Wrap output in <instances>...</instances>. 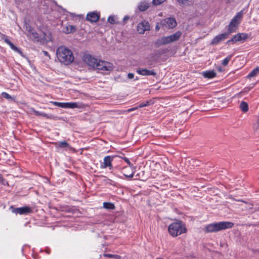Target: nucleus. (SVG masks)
Wrapping results in <instances>:
<instances>
[{
    "instance_id": "9d476101",
    "label": "nucleus",
    "mask_w": 259,
    "mask_h": 259,
    "mask_svg": "<svg viewBox=\"0 0 259 259\" xmlns=\"http://www.w3.org/2000/svg\"><path fill=\"white\" fill-rule=\"evenodd\" d=\"M25 28L28 36L33 38H38V34L28 24L25 23Z\"/></svg>"
},
{
    "instance_id": "f3484780",
    "label": "nucleus",
    "mask_w": 259,
    "mask_h": 259,
    "mask_svg": "<svg viewBox=\"0 0 259 259\" xmlns=\"http://www.w3.org/2000/svg\"><path fill=\"white\" fill-rule=\"evenodd\" d=\"M150 6V3L146 1H144L139 4L138 8L140 11H145L148 9Z\"/></svg>"
},
{
    "instance_id": "2eb2a0df",
    "label": "nucleus",
    "mask_w": 259,
    "mask_h": 259,
    "mask_svg": "<svg viewBox=\"0 0 259 259\" xmlns=\"http://www.w3.org/2000/svg\"><path fill=\"white\" fill-rule=\"evenodd\" d=\"M138 74L142 75H156V73L153 70H148L147 69H141L137 70Z\"/></svg>"
},
{
    "instance_id": "412c9836",
    "label": "nucleus",
    "mask_w": 259,
    "mask_h": 259,
    "mask_svg": "<svg viewBox=\"0 0 259 259\" xmlns=\"http://www.w3.org/2000/svg\"><path fill=\"white\" fill-rule=\"evenodd\" d=\"M57 146L63 148H70L69 145L65 141L59 142L56 144Z\"/></svg>"
},
{
    "instance_id": "a878e982",
    "label": "nucleus",
    "mask_w": 259,
    "mask_h": 259,
    "mask_svg": "<svg viewBox=\"0 0 259 259\" xmlns=\"http://www.w3.org/2000/svg\"><path fill=\"white\" fill-rule=\"evenodd\" d=\"M2 97L5 99H7L9 100H14L15 99V97H11L9 94L6 92H3L1 94Z\"/></svg>"
},
{
    "instance_id": "bb28decb",
    "label": "nucleus",
    "mask_w": 259,
    "mask_h": 259,
    "mask_svg": "<svg viewBox=\"0 0 259 259\" xmlns=\"http://www.w3.org/2000/svg\"><path fill=\"white\" fill-rule=\"evenodd\" d=\"M150 101H146V103H142L140 104L139 106L137 107L131 108V112L135 110L136 109H138V107L142 108L149 106L150 105Z\"/></svg>"
},
{
    "instance_id": "cd10ccee",
    "label": "nucleus",
    "mask_w": 259,
    "mask_h": 259,
    "mask_svg": "<svg viewBox=\"0 0 259 259\" xmlns=\"http://www.w3.org/2000/svg\"><path fill=\"white\" fill-rule=\"evenodd\" d=\"M53 104L56 106H57L58 107L65 108V105L66 103H61V102H53Z\"/></svg>"
},
{
    "instance_id": "c9c22d12",
    "label": "nucleus",
    "mask_w": 259,
    "mask_h": 259,
    "mask_svg": "<svg viewBox=\"0 0 259 259\" xmlns=\"http://www.w3.org/2000/svg\"><path fill=\"white\" fill-rule=\"evenodd\" d=\"M128 16H126L124 17V19H123V21H125L126 20H127L128 19Z\"/></svg>"
},
{
    "instance_id": "a18cd8bd",
    "label": "nucleus",
    "mask_w": 259,
    "mask_h": 259,
    "mask_svg": "<svg viewBox=\"0 0 259 259\" xmlns=\"http://www.w3.org/2000/svg\"><path fill=\"white\" fill-rule=\"evenodd\" d=\"M136 142V140H134V143H135Z\"/></svg>"
},
{
    "instance_id": "b1692460",
    "label": "nucleus",
    "mask_w": 259,
    "mask_h": 259,
    "mask_svg": "<svg viewBox=\"0 0 259 259\" xmlns=\"http://www.w3.org/2000/svg\"><path fill=\"white\" fill-rule=\"evenodd\" d=\"M253 128L255 131H259V113L256 117L255 122L253 124Z\"/></svg>"
},
{
    "instance_id": "e433bc0d",
    "label": "nucleus",
    "mask_w": 259,
    "mask_h": 259,
    "mask_svg": "<svg viewBox=\"0 0 259 259\" xmlns=\"http://www.w3.org/2000/svg\"><path fill=\"white\" fill-rule=\"evenodd\" d=\"M44 54H45L46 56H49V53H48L47 52H46V51H44Z\"/></svg>"
},
{
    "instance_id": "58836bf2",
    "label": "nucleus",
    "mask_w": 259,
    "mask_h": 259,
    "mask_svg": "<svg viewBox=\"0 0 259 259\" xmlns=\"http://www.w3.org/2000/svg\"><path fill=\"white\" fill-rule=\"evenodd\" d=\"M241 94V92L239 93L238 94H236V95H235V96H236V97H240V96Z\"/></svg>"
},
{
    "instance_id": "72a5a7b5",
    "label": "nucleus",
    "mask_w": 259,
    "mask_h": 259,
    "mask_svg": "<svg viewBox=\"0 0 259 259\" xmlns=\"http://www.w3.org/2000/svg\"><path fill=\"white\" fill-rule=\"evenodd\" d=\"M178 3L181 5H185L188 0H177Z\"/></svg>"
},
{
    "instance_id": "473e14b6",
    "label": "nucleus",
    "mask_w": 259,
    "mask_h": 259,
    "mask_svg": "<svg viewBox=\"0 0 259 259\" xmlns=\"http://www.w3.org/2000/svg\"><path fill=\"white\" fill-rule=\"evenodd\" d=\"M163 0H153V4L154 5H158L163 2Z\"/></svg>"
},
{
    "instance_id": "6ab92c4d",
    "label": "nucleus",
    "mask_w": 259,
    "mask_h": 259,
    "mask_svg": "<svg viewBox=\"0 0 259 259\" xmlns=\"http://www.w3.org/2000/svg\"><path fill=\"white\" fill-rule=\"evenodd\" d=\"M5 42H6L10 47L11 49L13 51L17 52L18 53H21L20 50L17 47L14 46L9 39L7 38H5Z\"/></svg>"
},
{
    "instance_id": "dca6fc26",
    "label": "nucleus",
    "mask_w": 259,
    "mask_h": 259,
    "mask_svg": "<svg viewBox=\"0 0 259 259\" xmlns=\"http://www.w3.org/2000/svg\"><path fill=\"white\" fill-rule=\"evenodd\" d=\"M76 27L72 25H69L63 27V31L66 33L68 34L75 32Z\"/></svg>"
},
{
    "instance_id": "f704fd0d",
    "label": "nucleus",
    "mask_w": 259,
    "mask_h": 259,
    "mask_svg": "<svg viewBox=\"0 0 259 259\" xmlns=\"http://www.w3.org/2000/svg\"><path fill=\"white\" fill-rule=\"evenodd\" d=\"M159 24H160V23L159 24H157L156 25V27H155V29H156V30L157 31H158L159 30V29H160Z\"/></svg>"
},
{
    "instance_id": "37998d69",
    "label": "nucleus",
    "mask_w": 259,
    "mask_h": 259,
    "mask_svg": "<svg viewBox=\"0 0 259 259\" xmlns=\"http://www.w3.org/2000/svg\"><path fill=\"white\" fill-rule=\"evenodd\" d=\"M127 77H128V78H130V73H128V74H127Z\"/></svg>"
},
{
    "instance_id": "a19ab883",
    "label": "nucleus",
    "mask_w": 259,
    "mask_h": 259,
    "mask_svg": "<svg viewBox=\"0 0 259 259\" xmlns=\"http://www.w3.org/2000/svg\"><path fill=\"white\" fill-rule=\"evenodd\" d=\"M125 160L126 161L127 163H130V160H128V158L125 159Z\"/></svg>"
},
{
    "instance_id": "ea45409f",
    "label": "nucleus",
    "mask_w": 259,
    "mask_h": 259,
    "mask_svg": "<svg viewBox=\"0 0 259 259\" xmlns=\"http://www.w3.org/2000/svg\"><path fill=\"white\" fill-rule=\"evenodd\" d=\"M236 201H241V202H244V203H246V201H244V200H235Z\"/></svg>"
},
{
    "instance_id": "4be33fe9",
    "label": "nucleus",
    "mask_w": 259,
    "mask_h": 259,
    "mask_svg": "<svg viewBox=\"0 0 259 259\" xmlns=\"http://www.w3.org/2000/svg\"><path fill=\"white\" fill-rule=\"evenodd\" d=\"M259 74V66L254 69L247 76L248 78H251L256 76Z\"/></svg>"
},
{
    "instance_id": "4c0bfd02",
    "label": "nucleus",
    "mask_w": 259,
    "mask_h": 259,
    "mask_svg": "<svg viewBox=\"0 0 259 259\" xmlns=\"http://www.w3.org/2000/svg\"><path fill=\"white\" fill-rule=\"evenodd\" d=\"M130 76H131L130 77H131V79H133L134 78V74L131 73Z\"/></svg>"
},
{
    "instance_id": "423d86ee",
    "label": "nucleus",
    "mask_w": 259,
    "mask_h": 259,
    "mask_svg": "<svg viewBox=\"0 0 259 259\" xmlns=\"http://www.w3.org/2000/svg\"><path fill=\"white\" fill-rule=\"evenodd\" d=\"M242 14L241 12H239L232 19L228 26V32H227L229 33V35L237 29Z\"/></svg>"
},
{
    "instance_id": "9b49d317",
    "label": "nucleus",
    "mask_w": 259,
    "mask_h": 259,
    "mask_svg": "<svg viewBox=\"0 0 259 259\" xmlns=\"http://www.w3.org/2000/svg\"><path fill=\"white\" fill-rule=\"evenodd\" d=\"M13 212L16 214H26L31 212V209L28 206L14 208Z\"/></svg>"
},
{
    "instance_id": "0eeeda50",
    "label": "nucleus",
    "mask_w": 259,
    "mask_h": 259,
    "mask_svg": "<svg viewBox=\"0 0 259 259\" xmlns=\"http://www.w3.org/2000/svg\"><path fill=\"white\" fill-rule=\"evenodd\" d=\"M177 23L174 18L168 17L162 20L160 25L165 27L166 28L172 29L177 26Z\"/></svg>"
},
{
    "instance_id": "393cba45",
    "label": "nucleus",
    "mask_w": 259,
    "mask_h": 259,
    "mask_svg": "<svg viewBox=\"0 0 259 259\" xmlns=\"http://www.w3.org/2000/svg\"><path fill=\"white\" fill-rule=\"evenodd\" d=\"M103 206L106 209H113L114 208V204L110 202H104Z\"/></svg>"
},
{
    "instance_id": "f8f14e48",
    "label": "nucleus",
    "mask_w": 259,
    "mask_h": 259,
    "mask_svg": "<svg viewBox=\"0 0 259 259\" xmlns=\"http://www.w3.org/2000/svg\"><path fill=\"white\" fill-rule=\"evenodd\" d=\"M228 35H229V33H227V32L217 35L211 40V45L218 44L220 41L227 38Z\"/></svg>"
},
{
    "instance_id": "2f4dec72",
    "label": "nucleus",
    "mask_w": 259,
    "mask_h": 259,
    "mask_svg": "<svg viewBox=\"0 0 259 259\" xmlns=\"http://www.w3.org/2000/svg\"><path fill=\"white\" fill-rule=\"evenodd\" d=\"M104 256H107V257H114V258H115L116 259H118V258H119V255L112 254H104Z\"/></svg>"
},
{
    "instance_id": "7ed1b4c3",
    "label": "nucleus",
    "mask_w": 259,
    "mask_h": 259,
    "mask_svg": "<svg viewBox=\"0 0 259 259\" xmlns=\"http://www.w3.org/2000/svg\"><path fill=\"white\" fill-rule=\"evenodd\" d=\"M234 224L230 222H220L207 225L204 228L206 233L217 232L227 229L231 228Z\"/></svg>"
},
{
    "instance_id": "c756f323",
    "label": "nucleus",
    "mask_w": 259,
    "mask_h": 259,
    "mask_svg": "<svg viewBox=\"0 0 259 259\" xmlns=\"http://www.w3.org/2000/svg\"><path fill=\"white\" fill-rule=\"evenodd\" d=\"M108 21L111 24H115L116 23L115 17L113 16H110L108 17Z\"/></svg>"
},
{
    "instance_id": "c03bdc74",
    "label": "nucleus",
    "mask_w": 259,
    "mask_h": 259,
    "mask_svg": "<svg viewBox=\"0 0 259 259\" xmlns=\"http://www.w3.org/2000/svg\"><path fill=\"white\" fill-rule=\"evenodd\" d=\"M156 259H163V258H161V257H159V258H157Z\"/></svg>"
},
{
    "instance_id": "ddd939ff",
    "label": "nucleus",
    "mask_w": 259,
    "mask_h": 259,
    "mask_svg": "<svg viewBox=\"0 0 259 259\" xmlns=\"http://www.w3.org/2000/svg\"><path fill=\"white\" fill-rule=\"evenodd\" d=\"M99 19V15L96 12H91L87 14V19L91 22H96Z\"/></svg>"
},
{
    "instance_id": "6e6552de",
    "label": "nucleus",
    "mask_w": 259,
    "mask_h": 259,
    "mask_svg": "<svg viewBox=\"0 0 259 259\" xmlns=\"http://www.w3.org/2000/svg\"><path fill=\"white\" fill-rule=\"evenodd\" d=\"M248 38V34L245 33H239L234 35L230 40L227 41V43L230 42H236L242 40H245Z\"/></svg>"
},
{
    "instance_id": "79ce46f5",
    "label": "nucleus",
    "mask_w": 259,
    "mask_h": 259,
    "mask_svg": "<svg viewBox=\"0 0 259 259\" xmlns=\"http://www.w3.org/2000/svg\"><path fill=\"white\" fill-rule=\"evenodd\" d=\"M134 173H132V174H131V176H130V178H132L134 177Z\"/></svg>"
},
{
    "instance_id": "39448f33",
    "label": "nucleus",
    "mask_w": 259,
    "mask_h": 259,
    "mask_svg": "<svg viewBox=\"0 0 259 259\" xmlns=\"http://www.w3.org/2000/svg\"><path fill=\"white\" fill-rule=\"evenodd\" d=\"M182 35V32L180 31H177L175 34L168 36H163L156 40L155 45L157 46L165 45L169 43L178 41Z\"/></svg>"
},
{
    "instance_id": "5701e85b",
    "label": "nucleus",
    "mask_w": 259,
    "mask_h": 259,
    "mask_svg": "<svg viewBox=\"0 0 259 259\" xmlns=\"http://www.w3.org/2000/svg\"><path fill=\"white\" fill-rule=\"evenodd\" d=\"M78 107V104L75 102H66L65 108H75Z\"/></svg>"
},
{
    "instance_id": "1a4fd4ad",
    "label": "nucleus",
    "mask_w": 259,
    "mask_h": 259,
    "mask_svg": "<svg viewBox=\"0 0 259 259\" xmlns=\"http://www.w3.org/2000/svg\"><path fill=\"white\" fill-rule=\"evenodd\" d=\"M149 23L145 20L142 21L137 26V31L140 34H143L145 31L150 29Z\"/></svg>"
},
{
    "instance_id": "c85d7f7f",
    "label": "nucleus",
    "mask_w": 259,
    "mask_h": 259,
    "mask_svg": "<svg viewBox=\"0 0 259 259\" xmlns=\"http://www.w3.org/2000/svg\"><path fill=\"white\" fill-rule=\"evenodd\" d=\"M34 113L37 116H42L44 117H46L47 118H49V116L45 113L40 112L39 111L34 110Z\"/></svg>"
},
{
    "instance_id": "4468645a",
    "label": "nucleus",
    "mask_w": 259,
    "mask_h": 259,
    "mask_svg": "<svg viewBox=\"0 0 259 259\" xmlns=\"http://www.w3.org/2000/svg\"><path fill=\"white\" fill-rule=\"evenodd\" d=\"M113 160V157L110 156H105L104 158V162L102 164H101V167L102 168H105L107 167H109L110 168H111V161Z\"/></svg>"
},
{
    "instance_id": "20e7f679",
    "label": "nucleus",
    "mask_w": 259,
    "mask_h": 259,
    "mask_svg": "<svg viewBox=\"0 0 259 259\" xmlns=\"http://www.w3.org/2000/svg\"><path fill=\"white\" fill-rule=\"evenodd\" d=\"M169 233L176 237L186 232V228L181 221L174 223L168 227Z\"/></svg>"
},
{
    "instance_id": "aec40b11",
    "label": "nucleus",
    "mask_w": 259,
    "mask_h": 259,
    "mask_svg": "<svg viewBox=\"0 0 259 259\" xmlns=\"http://www.w3.org/2000/svg\"><path fill=\"white\" fill-rule=\"evenodd\" d=\"M203 75L205 78H211L215 76L216 73L214 71L212 70L204 72Z\"/></svg>"
},
{
    "instance_id": "a211bd4d",
    "label": "nucleus",
    "mask_w": 259,
    "mask_h": 259,
    "mask_svg": "<svg viewBox=\"0 0 259 259\" xmlns=\"http://www.w3.org/2000/svg\"><path fill=\"white\" fill-rule=\"evenodd\" d=\"M239 108L241 109V111L243 112V113L247 112L249 110L248 105L247 103L245 101L241 102L239 105Z\"/></svg>"
},
{
    "instance_id": "7c9ffc66",
    "label": "nucleus",
    "mask_w": 259,
    "mask_h": 259,
    "mask_svg": "<svg viewBox=\"0 0 259 259\" xmlns=\"http://www.w3.org/2000/svg\"><path fill=\"white\" fill-rule=\"evenodd\" d=\"M232 56H228L222 62V64L224 66H226L228 65L229 61L231 60Z\"/></svg>"
},
{
    "instance_id": "f03ea898",
    "label": "nucleus",
    "mask_w": 259,
    "mask_h": 259,
    "mask_svg": "<svg viewBox=\"0 0 259 259\" xmlns=\"http://www.w3.org/2000/svg\"><path fill=\"white\" fill-rule=\"evenodd\" d=\"M56 56L59 61L64 65L72 63L74 57L72 52L64 46H60L57 49Z\"/></svg>"
},
{
    "instance_id": "f257e3e1",
    "label": "nucleus",
    "mask_w": 259,
    "mask_h": 259,
    "mask_svg": "<svg viewBox=\"0 0 259 259\" xmlns=\"http://www.w3.org/2000/svg\"><path fill=\"white\" fill-rule=\"evenodd\" d=\"M82 59L83 62L89 66L103 71H111L114 69L112 63L99 60L90 54H84Z\"/></svg>"
}]
</instances>
